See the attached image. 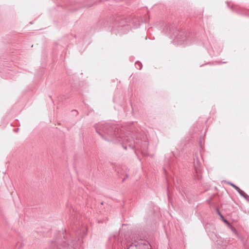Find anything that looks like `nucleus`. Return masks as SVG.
Instances as JSON below:
<instances>
[{"instance_id": "1", "label": "nucleus", "mask_w": 249, "mask_h": 249, "mask_svg": "<svg viewBox=\"0 0 249 249\" xmlns=\"http://www.w3.org/2000/svg\"><path fill=\"white\" fill-rule=\"evenodd\" d=\"M229 184L231 185V186H232L233 188H234L236 189V190L240 194L241 196L245 197H246V196H247L244 191L241 190L239 187L236 186L235 185L231 182H229Z\"/></svg>"}, {"instance_id": "2", "label": "nucleus", "mask_w": 249, "mask_h": 249, "mask_svg": "<svg viewBox=\"0 0 249 249\" xmlns=\"http://www.w3.org/2000/svg\"><path fill=\"white\" fill-rule=\"evenodd\" d=\"M135 66H136V67L139 69V70H141L142 69V65L141 63L140 62H137L135 64Z\"/></svg>"}, {"instance_id": "3", "label": "nucleus", "mask_w": 249, "mask_h": 249, "mask_svg": "<svg viewBox=\"0 0 249 249\" xmlns=\"http://www.w3.org/2000/svg\"><path fill=\"white\" fill-rule=\"evenodd\" d=\"M218 213H219V214L220 215V217H221V219H222V220H223V221H224L226 224H227V225H229V224H229V222H228L227 220H226V219H224V217L223 216V215H222V214H221V213H220V212H218Z\"/></svg>"}]
</instances>
